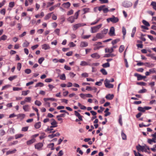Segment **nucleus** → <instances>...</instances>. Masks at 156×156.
Listing matches in <instances>:
<instances>
[{
    "label": "nucleus",
    "mask_w": 156,
    "mask_h": 156,
    "mask_svg": "<svg viewBox=\"0 0 156 156\" xmlns=\"http://www.w3.org/2000/svg\"><path fill=\"white\" fill-rule=\"evenodd\" d=\"M17 77V76L16 75H15V76H10L9 77L8 79L10 81H12L13 80L15 79Z\"/></svg>",
    "instance_id": "58836bf2"
},
{
    "label": "nucleus",
    "mask_w": 156,
    "mask_h": 156,
    "mask_svg": "<svg viewBox=\"0 0 156 156\" xmlns=\"http://www.w3.org/2000/svg\"><path fill=\"white\" fill-rule=\"evenodd\" d=\"M34 126L36 129H39L41 126V123L40 122H38L36 123L35 125Z\"/></svg>",
    "instance_id": "cd10ccee"
},
{
    "label": "nucleus",
    "mask_w": 156,
    "mask_h": 156,
    "mask_svg": "<svg viewBox=\"0 0 156 156\" xmlns=\"http://www.w3.org/2000/svg\"><path fill=\"white\" fill-rule=\"evenodd\" d=\"M136 148L139 152L141 151L143 152L144 149V146H141L140 144H139L138 146H136Z\"/></svg>",
    "instance_id": "9b49d317"
},
{
    "label": "nucleus",
    "mask_w": 156,
    "mask_h": 156,
    "mask_svg": "<svg viewBox=\"0 0 156 156\" xmlns=\"http://www.w3.org/2000/svg\"><path fill=\"white\" fill-rule=\"evenodd\" d=\"M122 5L125 8H129L132 5V3L130 2L125 1L122 3Z\"/></svg>",
    "instance_id": "6e6552de"
},
{
    "label": "nucleus",
    "mask_w": 156,
    "mask_h": 156,
    "mask_svg": "<svg viewBox=\"0 0 156 156\" xmlns=\"http://www.w3.org/2000/svg\"><path fill=\"white\" fill-rule=\"evenodd\" d=\"M35 104L38 106H40L41 105V103L40 101L36 100L35 102Z\"/></svg>",
    "instance_id": "864d4df0"
},
{
    "label": "nucleus",
    "mask_w": 156,
    "mask_h": 156,
    "mask_svg": "<svg viewBox=\"0 0 156 156\" xmlns=\"http://www.w3.org/2000/svg\"><path fill=\"white\" fill-rule=\"evenodd\" d=\"M15 5V3L13 2H12L9 3V6L10 8H13Z\"/></svg>",
    "instance_id": "8fccbe9b"
},
{
    "label": "nucleus",
    "mask_w": 156,
    "mask_h": 156,
    "mask_svg": "<svg viewBox=\"0 0 156 156\" xmlns=\"http://www.w3.org/2000/svg\"><path fill=\"white\" fill-rule=\"evenodd\" d=\"M80 65L81 66H84L88 65V64L86 61H82L80 62Z\"/></svg>",
    "instance_id": "b1692460"
},
{
    "label": "nucleus",
    "mask_w": 156,
    "mask_h": 156,
    "mask_svg": "<svg viewBox=\"0 0 156 156\" xmlns=\"http://www.w3.org/2000/svg\"><path fill=\"white\" fill-rule=\"evenodd\" d=\"M44 105L45 106L49 107V98H44Z\"/></svg>",
    "instance_id": "f3484780"
},
{
    "label": "nucleus",
    "mask_w": 156,
    "mask_h": 156,
    "mask_svg": "<svg viewBox=\"0 0 156 156\" xmlns=\"http://www.w3.org/2000/svg\"><path fill=\"white\" fill-rule=\"evenodd\" d=\"M101 72L104 75H106L107 74V73L106 70L104 69H102L100 70Z\"/></svg>",
    "instance_id": "37998d69"
},
{
    "label": "nucleus",
    "mask_w": 156,
    "mask_h": 156,
    "mask_svg": "<svg viewBox=\"0 0 156 156\" xmlns=\"http://www.w3.org/2000/svg\"><path fill=\"white\" fill-rule=\"evenodd\" d=\"M21 66H22V65H21V63H18L17 64V68L19 71L21 69Z\"/></svg>",
    "instance_id": "de8ad7c7"
},
{
    "label": "nucleus",
    "mask_w": 156,
    "mask_h": 156,
    "mask_svg": "<svg viewBox=\"0 0 156 156\" xmlns=\"http://www.w3.org/2000/svg\"><path fill=\"white\" fill-rule=\"evenodd\" d=\"M29 90H27L26 91H22V95L24 96H26L27 95L28 93H29Z\"/></svg>",
    "instance_id": "a18cd8bd"
},
{
    "label": "nucleus",
    "mask_w": 156,
    "mask_h": 156,
    "mask_svg": "<svg viewBox=\"0 0 156 156\" xmlns=\"http://www.w3.org/2000/svg\"><path fill=\"white\" fill-rule=\"evenodd\" d=\"M148 143L150 144H152V142H153L154 143L156 142L155 139L154 138H152V139H149L148 140Z\"/></svg>",
    "instance_id": "a878e982"
},
{
    "label": "nucleus",
    "mask_w": 156,
    "mask_h": 156,
    "mask_svg": "<svg viewBox=\"0 0 156 156\" xmlns=\"http://www.w3.org/2000/svg\"><path fill=\"white\" fill-rule=\"evenodd\" d=\"M7 37L5 35H3L0 38V40H3L5 41L6 40L7 38Z\"/></svg>",
    "instance_id": "2f4dec72"
},
{
    "label": "nucleus",
    "mask_w": 156,
    "mask_h": 156,
    "mask_svg": "<svg viewBox=\"0 0 156 156\" xmlns=\"http://www.w3.org/2000/svg\"><path fill=\"white\" fill-rule=\"evenodd\" d=\"M31 72V70L30 69H27L25 70V72L27 74L30 73Z\"/></svg>",
    "instance_id": "0e129e2a"
},
{
    "label": "nucleus",
    "mask_w": 156,
    "mask_h": 156,
    "mask_svg": "<svg viewBox=\"0 0 156 156\" xmlns=\"http://www.w3.org/2000/svg\"><path fill=\"white\" fill-rule=\"evenodd\" d=\"M5 134V131L3 129L0 130V136H2Z\"/></svg>",
    "instance_id": "c03bdc74"
},
{
    "label": "nucleus",
    "mask_w": 156,
    "mask_h": 156,
    "mask_svg": "<svg viewBox=\"0 0 156 156\" xmlns=\"http://www.w3.org/2000/svg\"><path fill=\"white\" fill-rule=\"evenodd\" d=\"M108 31V29H104L101 32V33L105 36V35L106 34Z\"/></svg>",
    "instance_id": "bb28decb"
},
{
    "label": "nucleus",
    "mask_w": 156,
    "mask_h": 156,
    "mask_svg": "<svg viewBox=\"0 0 156 156\" xmlns=\"http://www.w3.org/2000/svg\"><path fill=\"white\" fill-rule=\"evenodd\" d=\"M63 5L64 7L66 8H68L70 7V4L69 2H67L63 3Z\"/></svg>",
    "instance_id": "393cba45"
},
{
    "label": "nucleus",
    "mask_w": 156,
    "mask_h": 156,
    "mask_svg": "<svg viewBox=\"0 0 156 156\" xmlns=\"http://www.w3.org/2000/svg\"><path fill=\"white\" fill-rule=\"evenodd\" d=\"M90 9L88 8H84L83 9V11H84V14L88 12H89Z\"/></svg>",
    "instance_id": "6e6d98bb"
},
{
    "label": "nucleus",
    "mask_w": 156,
    "mask_h": 156,
    "mask_svg": "<svg viewBox=\"0 0 156 156\" xmlns=\"http://www.w3.org/2000/svg\"><path fill=\"white\" fill-rule=\"evenodd\" d=\"M44 85V84L43 83H41V82H39L37 83L35 85V87H42Z\"/></svg>",
    "instance_id": "473e14b6"
},
{
    "label": "nucleus",
    "mask_w": 156,
    "mask_h": 156,
    "mask_svg": "<svg viewBox=\"0 0 156 156\" xmlns=\"http://www.w3.org/2000/svg\"><path fill=\"white\" fill-rule=\"evenodd\" d=\"M99 65V63L98 62L93 63L89 65V66L94 67V66H98Z\"/></svg>",
    "instance_id": "09e8293b"
},
{
    "label": "nucleus",
    "mask_w": 156,
    "mask_h": 156,
    "mask_svg": "<svg viewBox=\"0 0 156 156\" xmlns=\"http://www.w3.org/2000/svg\"><path fill=\"white\" fill-rule=\"evenodd\" d=\"M23 108L25 111L28 112L29 111L30 107L28 105H26L23 106Z\"/></svg>",
    "instance_id": "6ab92c4d"
},
{
    "label": "nucleus",
    "mask_w": 156,
    "mask_h": 156,
    "mask_svg": "<svg viewBox=\"0 0 156 156\" xmlns=\"http://www.w3.org/2000/svg\"><path fill=\"white\" fill-rule=\"evenodd\" d=\"M35 141V139H31L27 141V145H30L32 144Z\"/></svg>",
    "instance_id": "a211bd4d"
},
{
    "label": "nucleus",
    "mask_w": 156,
    "mask_h": 156,
    "mask_svg": "<svg viewBox=\"0 0 156 156\" xmlns=\"http://www.w3.org/2000/svg\"><path fill=\"white\" fill-rule=\"evenodd\" d=\"M137 109L138 111L141 112H145L144 107L143 108L141 107H139Z\"/></svg>",
    "instance_id": "c756f323"
},
{
    "label": "nucleus",
    "mask_w": 156,
    "mask_h": 156,
    "mask_svg": "<svg viewBox=\"0 0 156 156\" xmlns=\"http://www.w3.org/2000/svg\"><path fill=\"white\" fill-rule=\"evenodd\" d=\"M147 149L148 150H150V148H149V147L147 146L146 145H144V149L143 151V152H147Z\"/></svg>",
    "instance_id": "bf43d9fd"
},
{
    "label": "nucleus",
    "mask_w": 156,
    "mask_h": 156,
    "mask_svg": "<svg viewBox=\"0 0 156 156\" xmlns=\"http://www.w3.org/2000/svg\"><path fill=\"white\" fill-rule=\"evenodd\" d=\"M102 24L94 26L91 28V32L92 33H94L98 32L99 29L101 27Z\"/></svg>",
    "instance_id": "7ed1b4c3"
},
{
    "label": "nucleus",
    "mask_w": 156,
    "mask_h": 156,
    "mask_svg": "<svg viewBox=\"0 0 156 156\" xmlns=\"http://www.w3.org/2000/svg\"><path fill=\"white\" fill-rule=\"evenodd\" d=\"M78 105L80 107V108L81 109L84 110L86 108V107L85 106L82 105L80 103H78Z\"/></svg>",
    "instance_id": "c85d7f7f"
},
{
    "label": "nucleus",
    "mask_w": 156,
    "mask_h": 156,
    "mask_svg": "<svg viewBox=\"0 0 156 156\" xmlns=\"http://www.w3.org/2000/svg\"><path fill=\"white\" fill-rule=\"evenodd\" d=\"M16 149H14L13 150H9V151H8L6 153V155H8L9 154H12L13 153H14L16 152Z\"/></svg>",
    "instance_id": "412c9836"
},
{
    "label": "nucleus",
    "mask_w": 156,
    "mask_h": 156,
    "mask_svg": "<svg viewBox=\"0 0 156 156\" xmlns=\"http://www.w3.org/2000/svg\"><path fill=\"white\" fill-rule=\"evenodd\" d=\"M102 66L104 68L108 67L110 66V64L108 62H106L103 64Z\"/></svg>",
    "instance_id": "ea45409f"
},
{
    "label": "nucleus",
    "mask_w": 156,
    "mask_h": 156,
    "mask_svg": "<svg viewBox=\"0 0 156 156\" xmlns=\"http://www.w3.org/2000/svg\"><path fill=\"white\" fill-rule=\"evenodd\" d=\"M29 43L27 41H26L23 44V47H27L29 45Z\"/></svg>",
    "instance_id": "e433bc0d"
},
{
    "label": "nucleus",
    "mask_w": 156,
    "mask_h": 156,
    "mask_svg": "<svg viewBox=\"0 0 156 156\" xmlns=\"http://www.w3.org/2000/svg\"><path fill=\"white\" fill-rule=\"evenodd\" d=\"M114 51V50L112 48V47L110 48H106L105 49V52H108L110 53H112Z\"/></svg>",
    "instance_id": "5701e85b"
},
{
    "label": "nucleus",
    "mask_w": 156,
    "mask_h": 156,
    "mask_svg": "<svg viewBox=\"0 0 156 156\" xmlns=\"http://www.w3.org/2000/svg\"><path fill=\"white\" fill-rule=\"evenodd\" d=\"M115 30L114 27H111L110 29L109 32V34L110 36H113L115 35Z\"/></svg>",
    "instance_id": "9d476101"
},
{
    "label": "nucleus",
    "mask_w": 156,
    "mask_h": 156,
    "mask_svg": "<svg viewBox=\"0 0 156 156\" xmlns=\"http://www.w3.org/2000/svg\"><path fill=\"white\" fill-rule=\"evenodd\" d=\"M134 75L135 76L137 77V80H141L146 77V76H142L137 73H135Z\"/></svg>",
    "instance_id": "1a4fd4ad"
},
{
    "label": "nucleus",
    "mask_w": 156,
    "mask_h": 156,
    "mask_svg": "<svg viewBox=\"0 0 156 156\" xmlns=\"http://www.w3.org/2000/svg\"><path fill=\"white\" fill-rule=\"evenodd\" d=\"M146 90L145 89H144L140 90L138 92L139 93H143L146 92Z\"/></svg>",
    "instance_id": "338daca9"
},
{
    "label": "nucleus",
    "mask_w": 156,
    "mask_h": 156,
    "mask_svg": "<svg viewBox=\"0 0 156 156\" xmlns=\"http://www.w3.org/2000/svg\"><path fill=\"white\" fill-rule=\"evenodd\" d=\"M124 46L123 45H121L120 46L119 49V51L120 52H122L124 50Z\"/></svg>",
    "instance_id": "79ce46f5"
},
{
    "label": "nucleus",
    "mask_w": 156,
    "mask_h": 156,
    "mask_svg": "<svg viewBox=\"0 0 156 156\" xmlns=\"http://www.w3.org/2000/svg\"><path fill=\"white\" fill-rule=\"evenodd\" d=\"M75 19L73 16H70L67 19V21L71 23H73L75 21Z\"/></svg>",
    "instance_id": "4468645a"
},
{
    "label": "nucleus",
    "mask_w": 156,
    "mask_h": 156,
    "mask_svg": "<svg viewBox=\"0 0 156 156\" xmlns=\"http://www.w3.org/2000/svg\"><path fill=\"white\" fill-rule=\"evenodd\" d=\"M81 76L83 77H87L88 76V74L86 73H84L82 74Z\"/></svg>",
    "instance_id": "680f3d73"
},
{
    "label": "nucleus",
    "mask_w": 156,
    "mask_h": 156,
    "mask_svg": "<svg viewBox=\"0 0 156 156\" xmlns=\"http://www.w3.org/2000/svg\"><path fill=\"white\" fill-rule=\"evenodd\" d=\"M55 131V130L53 131L52 129H49V138H52L55 136H60V134L58 133L54 134V133Z\"/></svg>",
    "instance_id": "f03ea898"
},
{
    "label": "nucleus",
    "mask_w": 156,
    "mask_h": 156,
    "mask_svg": "<svg viewBox=\"0 0 156 156\" xmlns=\"http://www.w3.org/2000/svg\"><path fill=\"white\" fill-rule=\"evenodd\" d=\"M80 11V10H78L75 13L74 15L73 16V17H74L75 19H77L78 18Z\"/></svg>",
    "instance_id": "f704fd0d"
},
{
    "label": "nucleus",
    "mask_w": 156,
    "mask_h": 156,
    "mask_svg": "<svg viewBox=\"0 0 156 156\" xmlns=\"http://www.w3.org/2000/svg\"><path fill=\"white\" fill-rule=\"evenodd\" d=\"M48 45L47 44H44L42 45V48L44 50L48 49Z\"/></svg>",
    "instance_id": "603ef678"
},
{
    "label": "nucleus",
    "mask_w": 156,
    "mask_h": 156,
    "mask_svg": "<svg viewBox=\"0 0 156 156\" xmlns=\"http://www.w3.org/2000/svg\"><path fill=\"white\" fill-rule=\"evenodd\" d=\"M31 98L30 97H28L26 98L25 99V101L26 102H30L31 101Z\"/></svg>",
    "instance_id": "4c0bfd02"
},
{
    "label": "nucleus",
    "mask_w": 156,
    "mask_h": 156,
    "mask_svg": "<svg viewBox=\"0 0 156 156\" xmlns=\"http://www.w3.org/2000/svg\"><path fill=\"white\" fill-rule=\"evenodd\" d=\"M60 79L62 80H64L66 79V76L65 74H63L61 75L60 76Z\"/></svg>",
    "instance_id": "3c124183"
},
{
    "label": "nucleus",
    "mask_w": 156,
    "mask_h": 156,
    "mask_svg": "<svg viewBox=\"0 0 156 156\" xmlns=\"http://www.w3.org/2000/svg\"><path fill=\"white\" fill-rule=\"evenodd\" d=\"M151 5L152 6L153 8L156 11V2H152L151 3Z\"/></svg>",
    "instance_id": "72a5a7b5"
},
{
    "label": "nucleus",
    "mask_w": 156,
    "mask_h": 156,
    "mask_svg": "<svg viewBox=\"0 0 156 156\" xmlns=\"http://www.w3.org/2000/svg\"><path fill=\"white\" fill-rule=\"evenodd\" d=\"M142 23L146 26H150L149 23L145 20H143Z\"/></svg>",
    "instance_id": "a19ab883"
},
{
    "label": "nucleus",
    "mask_w": 156,
    "mask_h": 156,
    "mask_svg": "<svg viewBox=\"0 0 156 156\" xmlns=\"http://www.w3.org/2000/svg\"><path fill=\"white\" fill-rule=\"evenodd\" d=\"M18 141L17 140L14 141L12 142H11L9 144V146H12L13 145L16 144H17Z\"/></svg>",
    "instance_id": "5fc2aeb1"
},
{
    "label": "nucleus",
    "mask_w": 156,
    "mask_h": 156,
    "mask_svg": "<svg viewBox=\"0 0 156 156\" xmlns=\"http://www.w3.org/2000/svg\"><path fill=\"white\" fill-rule=\"evenodd\" d=\"M0 13L1 14L5 15V9H3L1 10Z\"/></svg>",
    "instance_id": "69168bd1"
},
{
    "label": "nucleus",
    "mask_w": 156,
    "mask_h": 156,
    "mask_svg": "<svg viewBox=\"0 0 156 156\" xmlns=\"http://www.w3.org/2000/svg\"><path fill=\"white\" fill-rule=\"evenodd\" d=\"M88 43L85 41H81L80 44V47L82 48L86 47L88 46Z\"/></svg>",
    "instance_id": "2eb2a0df"
},
{
    "label": "nucleus",
    "mask_w": 156,
    "mask_h": 156,
    "mask_svg": "<svg viewBox=\"0 0 156 156\" xmlns=\"http://www.w3.org/2000/svg\"><path fill=\"white\" fill-rule=\"evenodd\" d=\"M98 10L100 11L102 10L104 13H106L109 11L108 8L106 7V6L104 5L98 7Z\"/></svg>",
    "instance_id": "20e7f679"
},
{
    "label": "nucleus",
    "mask_w": 156,
    "mask_h": 156,
    "mask_svg": "<svg viewBox=\"0 0 156 156\" xmlns=\"http://www.w3.org/2000/svg\"><path fill=\"white\" fill-rule=\"evenodd\" d=\"M104 80L103 79H101L100 81L97 82L95 83V85L99 86H101L102 84V82Z\"/></svg>",
    "instance_id": "c9c22d12"
},
{
    "label": "nucleus",
    "mask_w": 156,
    "mask_h": 156,
    "mask_svg": "<svg viewBox=\"0 0 156 156\" xmlns=\"http://www.w3.org/2000/svg\"><path fill=\"white\" fill-rule=\"evenodd\" d=\"M43 146L42 143H39L35 145V148L37 150H39Z\"/></svg>",
    "instance_id": "ddd939ff"
},
{
    "label": "nucleus",
    "mask_w": 156,
    "mask_h": 156,
    "mask_svg": "<svg viewBox=\"0 0 156 156\" xmlns=\"http://www.w3.org/2000/svg\"><path fill=\"white\" fill-rule=\"evenodd\" d=\"M119 41L120 39H115L112 41V43L113 45H114L118 42Z\"/></svg>",
    "instance_id": "49530a36"
},
{
    "label": "nucleus",
    "mask_w": 156,
    "mask_h": 156,
    "mask_svg": "<svg viewBox=\"0 0 156 156\" xmlns=\"http://www.w3.org/2000/svg\"><path fill=\"white\" fill-rule=\"evenodd\" d=\"M136 84L138 85L145 86L146 85V83L144 82H137Z\"/></svg>",
    "instance_id": "e2e57ef3"
},
{
    "label": "nucleus",
    "mask_w": 156,
    "mask_h": 156,
    "mask_svg": "<svg viewBox=\"0 0 156 156\" xmlns=\"http://www.w3.org/2000/svg\"><path fill=\"white\" fill-rule=\"evenodd\" d=\"M119 20L118 18L115 17L114 15H112L111 17L108 18L107 19L108 22L109 23L110 21L112 22L113 23H117Z\"/></svg>",
    "instance_id": "f257e3e1"
},
{
    "label": "nucleus",
    "mask_w": 156,
    "mask_h": 156,
    "mask_svg": "<svg viewBox=\"0 0 156 156\" xmlns=\"http://www.w3.org/2000/svg\"><path fill=\"white\" fill-rule=\"evenodd\" d=\"M50 121L51 126L49 127V129H52V128L56 127L57 126V122L55 119H51Z\"/></svg>",
    "instance_id": "0eeeda50"
},
{
    "label": "nucleus",
    "mask_w": 156,
    "mask_h": 156,
    "mask_svg": "<svg viewBox=\"0 0 156 156\" xmlns=\"http://www.w3.org/2000/svg\"><path fill=\"white\" fill-rule=\"evenodd\" d=\"M114 97V95L113 94H108L106 96L105 98L108 100H111Z\"/></svg>",
    "instance_id": "dca6fc26"
},
{
    "label": "nucleus",
    "mask_w": 156,
    "mask_h": 156,
    "mask_svg": "<svg viewBox=\"0 0 156 156\" xmlns=\"http://www.w3.org/2000/svg\"><path fill=\"white\" fill-rule=\"evenodd\" d=\"M86 24L84 23H79L75 24L73 25L72 28L73 30L75 31L78 28L86 26Z\"/></svg>",
    "instance_id": "39448f33"
},
{
    "label": "nucleus",
    "mask_w": 156,
    "mask_h": 156,
    "mask_svg": "<svg viewBox=\"0 0 156 156\" xmlns=\"http://www.w3.org/2000/svg\"><path fill=\"white\" fill-rule=\"evenodd\" d=\"M122 33L123 35H125L126 34V30L124 27H122Z\"/></svg>",
    "instance_id": "4d7b16f0"
},
{
    "label": "nucleus",
    "mask_w": 156,
    "mask_h": 156,
    "mask_svg": "<svg viewBox=\"0 0 156 156\" xmlns=\"http://www.w3.org/2000/svg\"><path fill=\"white\" fill-rule=\"evenodd\" d=\"M44 60V58L43 57H41L38 60V62L39 64H41L43 61Z\"/></svg>",
    "instance_id": "052dcab7"
},
{
    "label": "nucleus",
    "mask_w": 156,
    "mask_h": 156,
    "mask_svg": "<svg viewBox=\"0 0 156 156\" xmlns=\"http://www.w3.org/2000/svg\"><path fill=\"white\" fill-rule=\"evenodd\" d=\"M104 84L106 87L108 88H112L113 87V85L110 83V80L106 79L104 82Z\"/></svg>",
    "instance_id": "423d86ee"
},
{
    "label": "nucleus",
    "mask_w": 156,
    "mask_h": 156,
    "mask_svg": "<svg viewBox=\"0 0 156 156\" xmlns=\"http://www.w3.org/2000/svg\"><path fill=\"white\" fill-rule=\"evenodd\" d=\"M121 136L122 138V139L123 140H126V135L123 133V131H122L121 132Z\"/></svg>",
    "instance_id": "7c9ffc66"
},
{
    "label": "nucleus",
    "mask_w": 156,
    "mask_h": 156,
    "mask_svg": "<svg viewBox=\"0 0 156 156\" xmlns=\"http://www.w3.org/2000/svg\"><path fill=\"white\" fill-rule=\"evenodd\" d=\"M91 57L96 59H98L100 57V56L97 53H95L91 55Z\"/></svg>",
    "instance_id": "f8f14e48"
},
{
    "label": "nucleus",
    "mask_w": 156,
    "mask_h": 156,
    "mask_svg": "<svg viewBox=\"0 0 156 156\" xmlns=\"http://www.w3.org/2000/svg\"><path fill=\"white\" fill-rule=\"evenodd\" d=\"M28 126L23 127L22 128V131H24V132L27 131L28 130Z\"/></svg>",
    "instance_id": "774afa93"
},
{
    "label": "nucleus",
    "mask_w": 156,
    "mask_h": 156,
    "mask_svg": "<svg viewBox=\"0 0 156 156\" xmlns=\"http://www.w3.org/2000/svg\"><path fill=\"white\" fill-rule=\"evenodd\" d=\"M96 35L97 37L98 38V39H102L104 37V36L101 33L97 34Z\"/></svg>",
    "instance_id": "aec40b11"
},
{
    "label": "nucleus",
    "mask_w": 156,
    "mask_h": 156,
    "mask_svg": "<svg viewBox=\"0 0 156 156\" xmlns=\"http://www.w3.org/2000/svg\"><path fill=\"white\" fill-rule=\"evenodd\" d=\"M119 122L121 126H122V117L121 115H120L119 119Z\"/></svg>",
    "instance_id": "13d9d810"
},
{
    "label": "nucleus",
    "mask_w": 156,
    "mask_h": 156,
    "mask_svg": "<svg viewBox=\"0 0 156 156\" xmlns=\"http://www.w3.org/2000/svg\"><path fill=\"white\" fill-rule=\"evenodd\" d=\"M24 136V135L21 134H18L15 135V138L16 139L22 137Z\"/></svg>",
    "instance_id": "4be33fe9"
}]
</instances>
